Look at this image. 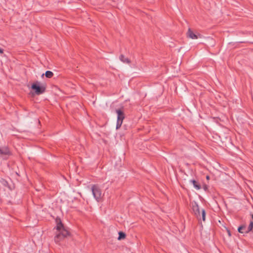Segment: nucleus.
I'll use <instances>...</instances> for the list:
<instances>
[{
  "mask_svg": "<svg viewBox=\"0 0 253 253\" xmlns=\"http://www.w3.org/2000/svg\"><path fill=\"white\" fill-rule=\"evenodd\" d=\"M0 182L5 186H7L8 185V182L4 179H1Z\"/></svg>",
  "mask_w": 253,
  "mask_h": 253,
  "instance_id": "nucleus-16",
  "label": "nucleus"
},
{
  "mask_svg": "<svg viewBox=\"0 0 253 253\" xmlns=\"http://www.w3.org/2000/svg\"><path fill=\"white\" fill-rule=\"evenodd\" d=\"M192 210L195 215L198 219H200L201 215L200 212V209L197 203L195 202H192Z\"/></svg>",
  "mask_w": 253,
  "mask_h": 253,
  "instance_id": "nucleus-5",
  "label": "nucleus"
},
{
  "mask_svg": "<svg viewBox=\"0 0 253 253\" xmlns=\"http://www.w3.org/2000/svg\"><path fill=\"white\" fill-rule=\"evenodd\" d=\"M120 59L124 63H130V60L127 58H126L123 55H121L120 56Z\"/></svg>",
  "mask_w": 253,
  "mask_h": 253,
  "instance_id": "nucleus-11",
  "label": "nucleus"
},
{
  "mask_svg": "<svg viewBox=\"0 0 253 253\" xmlns=\"http://www.w3.org/2000/svg\"><path fill=\"white\" fill-rule=\"evenodd\" d=\"M202 217L203 220V221H205V219H206V212H205V210H202Z\"/></svg>",
  "mask_w": 253,
  "mask_h": 253,
  "instance_id": "nucleus-15",
  "label": "nucleus"
},
{
  "mask_svg": "<svg viewBox=\"0 0 253 253\" xmlns=\"http://www.w3.org/2000/svg\"><path fill=\"white\" fill-rule=\"evenodd\" d=\"M191 182L193 184V186L196 189L200 190L201 189L200 185L198 184L195 180H191Z\"/></svg>",
  "mask_w": 253,
  "mask_h": 253,
  "instance_id": "nucleus-10",
  "label": "nucleus"
},
{
  "mask_svg": "<svg viewBox=\"0 0 253 253\" xmlns=\"http://www.w3.org/2000/svg\"><path fill=\"white\" fill-rule=\"evenodd\" d=\"M116 113L118 115L116 128L118 129L121 127L123 123V121L124 119V115L123 112L120 110H117L116 111Z\"/></svg>",
  "mask_w": 253,
  "mask_h": 253,
  "instance_id": "nucleus-4",
  "label": "nucleus"
},
{
  "mask_svg": "<svg viewBox=\"0 0 253 253\" xmlns=\"http://www.w3.org/2000/svg\"><path fill=\"white\" fill-rule=\"evenodd\" d=\"M56 229L58 231H60L62 230H65L66 229L64 227L62 224L60 218H57L56 219Z\"/></svg>",
  "mask_w": 253,
  "mask_h": 253,
  "instance_id": "nucleus-7",
  "label": "nucleus"
},
{
  "mask_svg": "<svg viewBox=\"0 0 253 253\" xmlns=\"http://www.w3.org/2000/svg\"><path fill=\"white\" fill-rule=\"evenodd\" d=\"M246 228V226L245 225H242L240 227H239L238 229V231H239V232L241 233H244L245 232L243 231L242 230H244Z\"/></svg>",
  "mask_w": 253,
  "mask_h": 253,
  "instance_id": "nucleus-14",
  "label": "nucleus"
},
{
  "mask_svg": "<svg viewBox=\"0 0 253 253\" xmlns=\"http://www.w3.org/2000/svg\"><path fill=\"white\" fill-rule=\"evenodd\" d=\"M69 233L67 229L62 230L60 231H58L56 236L55 237L54 240L56 243H59V242L63 240L65 238L69 236Z\"/></svg>",
  "mask_w": 253,
  "mask_h": 253,
  "instance_id": "nucleus-1",
  "label": "nucleus"
},
{
  "mask_svg": "<svg viewBox=\"0 0 253 253\" xmlns=\"http://www.w3.org/2000/svg\"><path fill=\"white\" fill-rule=\"evenodd\" d=\"M253 228V214H252V218L250 220V224L248 227V229L245 231V233H248L252 231Z\"/></svg>",
  "mask_w": 253,
  "mask_h": 253,
  "instance_id": "nucleus-9",
  "label": "nucleus"
},
{
  "mask_svg": "<svg viewBox=\"0 0 253 253\" xmlns=\"http://www.w3.org/2000/svg\"><path fill=\"white\" fill-rule=\"evenodd\" d=\"M53 75V73L50 71H47L45 73V76L47 78H51Z\"/></svg>",
  "mask_w": 253,
  "mask_h": 253,
  "instance_id": "nucleus-12",
  "label": "nucleus"
},
{
  "mask_svg": "<svg viewBox=\"0 0 253 253\" xmlns=\"http://www.w3.org/2000/svg\"><path fill=\"white\" fill-rule=\"evenodd\" d=\"M119 237L118 238V239L119 240H121L122 239H123L126 237V234L122 232H120L119 233Z\"/></svg>",
  "mask_w": 253,
  "mask_h": 253,
  "instance_id": "nucleus-13",
  "label": "nucleus"
},
{
  "mask_svg": "<svg viewBox=\"0 0 253 253\" xmlns=\"http://www.w3.org/2000/svg\"><path fill=\"white\" fill-rule=\"evenodd\" d=\"M206 178H207V180H209L210 179V176L209 175H207L206 176Z\"/></svg>",
  "mask_w": 253,
  "mask_h": 253,
  "instance_id": "nucleus-18",
  "label": "nucleus"
},
{
  "mask_svg": "<svg viewBox=\"0 0 253 253\" xmlns=\"http://www.w3.org/2000/svg\"><path fill=\"white\" fill-rule=\"evenodd\" d=\"M3 53V50L1 48H0V53Z\"/></svg>",
  "mask_w": 253,
  "mask_h": 253,
  "instance_id": "nucleus-17",
  "label": "nucleus"
},
{
  "mask_svg": "<svg viewBox=\"0 0 253 253\" xmlns=\"http://www.w3.org/2000/svg\"><path fill=\"white\" fill-rule=\"evenodd\" d=\"M40 83L37 82L32 85L31 88L35 91V93L37 95L41 94L44 92L45 88L43 86H40Z\"/></svg>",
  "mask_w": 253,
  "mask_h": 253,
  "instance_id": "nucleus-3",
  "label": "nucleus"
},
{
  "mask_svg": "<svg viewBox=\"0 0 253 253\" xmlns=\"http://www.w3.org/2000/svg\"><path fill=\"white\" fill-rule=\"evenodd\" d=\"M10 152L7 148H3L2 149L0 148V155L2 156L9 155Z\"/></svg>",
  "mask_w": 253,
  "mask_h": 253,
  "instance_id": "nucleus-8",
  "label": "nucleus"
},
{
  "mask_svg": "<svg viewBox=\"0 0 253 253\" xmlns=\"http://www.w3.org/2000/svg\"><path fill=\"white\" fill-rule=\"evenodd\" d=\"M91 190L94 198L98 201L102 197L100 189L96 185H93L91 187Z\"/></svg>",
  "mask_w": 253,
  "mask_h": 253,
  "instance_id": "nucleus-2",
  "label": "nucleus"
},
{
  "mask_svg": "<svg viewBox=\"0 0 253 253\" xmlns=\"http://www.w3.org/2000/svg\"><path fill=\"white\" fill-rule=\"evenodd\" d=\"M228 235H229V236H231V233H230V232L229 231H228Z\"/></svg>",
  "mask_w": 253,
  "mask_h": 253,
  "instance_id": "nucleus-19",
  "label": "nucleus"
},
{
  "mask_svg": "<svg viewBox=\"0 0 253 253\" xmlns=\"http://www.w3.org/2000/svg\"><path fill=\"white\" fill-rule=\"evenodd\" d=\"M187 37L191 39H197L199 37L201 38L200 35H197L194 34L190 29H189L187 33Z\"/></svg>",
  "mask_w": 253,
  "mask_h": 253,
  "instance_id": "nucleus-6",
  "label": "nucleus"
}]
</instances>
